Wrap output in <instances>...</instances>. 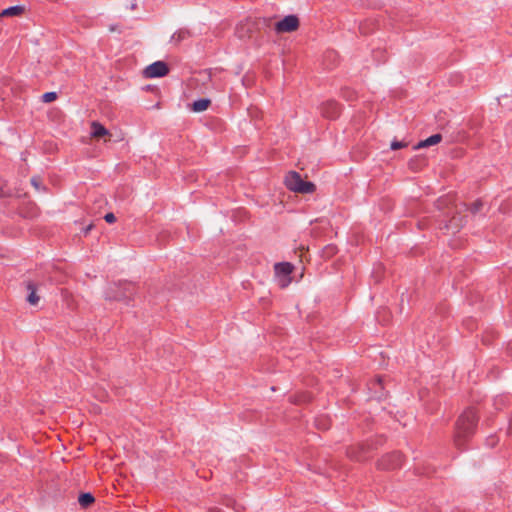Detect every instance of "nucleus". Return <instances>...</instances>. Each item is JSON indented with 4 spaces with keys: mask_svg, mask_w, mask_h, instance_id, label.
<instances>
[{
    "mask_svg": "<svg viewBox=\"0 0 512 512\" xmlns=\"http://www.w3.org/2000/svg\"><path fill=\"white\" fill-rule=\"evenodd\" d=\"M478 417L474 409L465 410L457 419L453 442L458 449H462L475 432Z\"/></svg>",
    "mask_w": 512,
    "mask_h": 512,
    "instance_id": "1",
    "label": "nucleus"
},
{
    "mask_svg": "<svg viewBox=\"0 0 512 512\" xmlns=\"http://www.w3.org/2000/svg\"><path fill=\"white\" fill-rule=\"evenodd\" d=\"M284 182L289 190L296 193L308 194L315 191V185L312 182L304 181L295 171L288 172Z\"/></svg>",
    "mask_w": 512,
    "mask_h": 512,
    "instance_id": "2",
    "label": "nucleus"
},
{
    "mask_svg": "<svg viewBox=\"0 0 512 512\" xmlns=\"http://www.w3.org/2000/svg\"><path fill=\"white\" fill-rule=\"evenodd\" d=\"M294 266L289 262L276 263L274 266L277 283L281 288H286L291 283L290 274Z\"/></svg>",
    "mask_w": 512,
    "mask_h": 512,
    "instance_id": "3",
    "label": "nucleus"
},
{
    "mask_svg": "<svg viewBox=\"0 0 512 512\" xmlns=\"http://www.w3.org/2000/svg\"><path fill=\"white\" fill-rule=\"evenodd\" d=\"M133 286L131 284H125L123 286L114 285L110 287L107 294L106 299L108 300H117V301H125L130 299L133 293Z\"/></svg>",
    "mask_w": 512,
    "mask_h": 512,
    "instance_id": "4",
    "label": "nucleus"
},
{
    "mask_svg": "<svg viewBox=\"0 0 512 512\" xmlns=\"http://www.w3.org/2000/svg\"><path fill=\"white\" fill-rule=\"evenodd\" d=\"M403 463L402 454L394 452L384 456L378 463L379 467L384 470H394L401 467Z\"/></svg>",
    "mask_w": 512,
    "mask_h": 512,
    "instance_id": "5",
    "label": "nucleus"
},
{
    "mask_svg": "<svg viewBox=\"0 0 512 512\" xmlns=\"http://www.w3.org/2000/svg\"><path fill=\"white\" fill-rule=\"evenodd\" d=\"M299 26V19L296 15H287L282 20L276 22L275 30L278 33L293 32Z\"/></svg>",
    "mask_w": 512,
    "mask_h": 512,
    "instance_id": "6",
    "label": "nucleus"
},
{
    "mask_svg": "<svg viewBox=\"0 0 512 512\" xmlns=\"http://www.w3.org/2000/svg\"><path fill=\"white\" fill-rule=\"evenodd\" d=\"M321 113L327 118H336L340 114V105L335 101H327L321 106Z\"/></svg>",
    "mask_w": 512,
    "mask_h": 512,
    "instance_id": "7",
    "label": "nucleus"
},
{
    "mask_svg": "<svg viewBox=\"0 0 512 512\" xmlns=\"http://www.w3.org/2000/svg\"><path fill=\"white\" fill-rule=\"evenodd\" d=\"M91 136L96 139H100L105 136H110V132L98 121L91 123Z\"/></svg>",
    "mask_w": 512,
    "mask_h": 512,
    "instance_id": "8",
    "label": "nucleus"
},
{
    "mask_svg": "<svg viewBox=\"0 0 512 512\" xmlns=\"http://www.w3.org/2000/svg\"><path fill=\"white\" fill-rule=\"evenodd\" d=\"M442 140L441 134H433L429 136L428 138L419 141L417 144L413 145V150H418L420 148L432 146L438 144Z\"/></svg>",
    "mask_w": 512,
    "mask_h": 512,
    "instance_id": "9",
    "label": "nucleus"
},
{
    "mask_svg": "<svg viewBox=\"0 0 512 512\" xmlns=\"http://www.w3.org/2000/svg\"><path fill=\"white\" fill-rule=\"evenodd\" d=\"M144 78H158L160 77V61H155L148 67H146L143 72Z\"/></svg>",
    "mask_w": 512,
    "mask_h": 512,
    "instance_id": "10",
    "label": "nucleus"
},
{
    "mask_svg": "<svg viewBox=\"0 0 512 512\" xmlns=\"http://www.w3.org/2000/svg\"><path fill=\"white\" fill-rule=\"evenodd\" d=\"M26 288L29 292V294L27 296L28 303L30 305L36 306L40 301V297L37 295V288H36L35 284L32 282H28L26 285Z\"/></svg>",
    "mask_w": 512,
    "mask_h": 512,
    "instance_id": "11",
    "label": "nucleus"
},
{
    "mask_svg": "<svg viewBox=\"0 0 512 512\" xmlns=\"http://www.w3.org/2000/svg\"><path fill=\"white\" fill-rule=\"evenodd\" d=\"M24 10H25L24 6H21V5L11 6L9 8L4 9L0 13V18L1 17H10V16H19L24 12Z\"/></svg>",
    "mask_w": 512,
    "mask_h": 512,
    "instance_id": "12",
    "label": "nucleus"
},
{
    "mask_svg": "<svg viewBox=\"0 0 512 512\" xmlns=\"http://www.w3.org/2000/svg\"><path fill=\"white\" fill-rule=\"evenodd\" d=\"M210 104V99L208 98H200L195 100L192 104V110L194 112H202L205 111Z\"/></svg>",
    "mask_w": 512,
    "mask_h": 512,
    "instance_id": "13",
    "label": "nucleus"
},
{
    "mask_svg": "<svg viewBox=\"0 0 512 512\" xmlns=\"http://www.w3.org/2000/svg\"><path fill=\"white\" fill-rule=\"evenodd\" d=\"M78 501L83 508H86L90 506L95 501V499L92 494L84 493L79 496Z\"/></svg>",
    "mask_w": 512,
    "mask_h": 512,
    "instance_id": "14",
    "label": "nucleus"
},
{
    "mask_svg": "<svg viewBox=\"0 0 512 512\" xmlns=\"http://www.w3.org/2000/svg\"><path fill=\"white\" fill-rule=\"evenodd\" d=\"M463 226V219L458 217H453L450 220L449 225H446L447 229H451L453 233L460 230V228Z\"/></svg>",
    "mask_w": 512,
    "mask_h": 512,
    "instance_id": "15",
    "label": "nucleus"
},
{
    "mask_svg": "<svg viewBox=\"0 0 512 512\" xmlns=\"http://www.w3.org/2000/svg\"><path fill=\"white\" fill-rule=\"evenodd\" d=\"M187 35H188V33L185 31L176 32L171 36L170 41L178 43V42L182 41L183 39H185L187 37Z\"/></svg>",
    "mask_w": 512,
    "mask_h": 512,
    "instance_id": "16",
    "label": "nucleus"
},
{
    "mask_svg": "<svg viewBox=\"0 0 512 512\" xmlns=\"http://www.w3.org/2000/svg\"><path fill=\"white\" fill-rule=\"evenodd\" d=\"M57 99V93L56 92H46L42 95V101L44 103H50Z\"/></svg>",
    "mask_w": 512,
    "mask_h": 512,
    "instance_id": "17",
    "label": "nucleus"
},
{
    "mask_svg": "<svg viewBox=\"0 0 512 512\" xmlns=\"http://www.w3.org/2000/svg\"><path fill=\"white\" fill-rule=\"evenodd\" d=\"M483 207V202L481 200L475 201L472 206L470 207V211L475 214L479 212Z\"/></svg>",
    "mask_w": 512,
    "mask_h": 512,
    "instance_id": "18",
    "label": "nucleus"
},
{
    "mask_svg": "<svg viewBox=\"0 0 512 512\" xmlns=\"http://www.w3.org/2000/svg\"><path fill=\"white\" fill-rule=\"evenodd\" d=\"M407 145L408 144L406 142L394 140V141L391 142L390 148L392 150H396V149L404 148Z\"/></svg>",
    "mask_w": 512,
    "mask_h": 512,
    "instance_id": "19",
    "label": "nucleus"
},
{
    "mask_svg": "<svg viewBox=\"0 0 512 512\" xmlns=\"http://www.w3.org/2000/svg\"><path fill=\"white\" fill-rule=\"evenodd\" d=\"M31 184L34 186L36 190L40 189L41 180L38 177L31 178Z\"/></svg>",
    "mask_w": 512,
    "mask_h": 512,
    "instance_id": "20",
    "label": "nucleus"
},
{
    "mask_svg": "<svg viewBox=\"0 0 512 512\" xmlns=\"http://www.w3.org/2000/svg\"><path fill=\"white\" fill-rule=\"evenodd\" d=\"M104 219L107 223H114L116 221V217L113 213H107Z\"/></svg>",
    "mask_w": 512,
    "mask_h": 512,
    "instance_id": "21",
    "label": "nucleus"
},
{
    "mask_svg": "<svg viewBox=\"0 0 512 512\" xmlns=\"http://www.w3.org/2000/svg\"><path fill=\"white\" fill-rule=\"evenodd\" d=\"M169 73L168 65L162 61V77H165Z\"/></svg>",
    "mask_w": 512,
    "mask_h": 512,
    "instance_id": "22",
    "label": "nucleus"
},
{
    "mask_svg": "<svg viewBox=\"0 0 512 512\" xmlns=\"http://www.w3.org/2000/svg\"><path fill=\"white\" fill-rule=\"evenodd\" d=\"M143 89L146 91H150V90H153L154 88L151 85H146Z\"/></svg>",
    "mask_w": 512,
    "mask_h": 512,
    "instance_id": "23",
    "label": "nucleus"
},
{
    "mask_svg": "<svg viewBox=\"0 0 512 512\" xmlns=\"http://www.w3.org/2000/svg\"><path fill=\"white\" fill-rule=\"evenodd\" d=\"M439 203H440V205H444V204L446 205L447 199H441V200H439Z\"/></svg>",
    "mask_w": 512,
    "mask_h": 512,
    "instance_id": "24",
    "label": "nucleus"
},
{
    "mask_svg": "<svg viewBox=\"0 0 512 512\" xmlns=\"http://www.w3.org/2000/svg\"><path fill=\"white\" fill-rule=\"evenodd\" d=\"M300 251H301V254H300V256H299V257H300V259H301V258H302V255H303V252L305 251V247H303V246H302V247L300 248Z\"/></svg>",
    "mask_w": 512,
    "mask_h": 512,
    "instance_id": "25",
    "label": "nucleus"
},
{
    "mask_svg": "<svg viewBox=\"0 0 512 512\" xmlns=\"http://www.w3.org/2000/svg\"><path fill=\"white\" fill-rule=\"evenodd\" d=\"M155 108H159L160 107V101H157L154 105Z\"/></svg>",
    "mask_w": 512,
    "mask_h": 512,
    "instance_id": "26",
    "label": "nucleus"
},
{
    "mask_svg": "<svg viewBox=\"0 0 512 512\" xmlns=\"http://www.w3.org/2000/svg\"><path fill=\"white\" fill-rule=\"evenodd\" d=\"M109 30H110V31H115V27H114V26H111Z\"/></svg>",
    "mask_w": 512,
    "mask_h": 512,
    "instance_id": "27",
    "label": "nucleus"
}]
</instances>
